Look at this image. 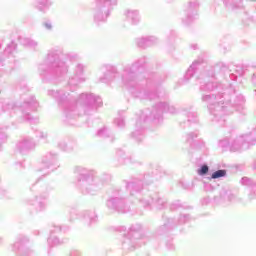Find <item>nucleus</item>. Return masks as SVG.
Wrapping results in <instances>:
<instances>
[{
	"label": "nucleus",
	"instance_id": "1",
	"mask_svg": "<svg viewBox=\"0 0 256 256\" xmlns=\"http://www.w3.org/2000/svg\"><path fill=\"white\" fill-rule=\"evenodd\" d=\"M227 172L225 170H218L212 174V179H219V177H225Z\"/></svg>",
	"mask_w": 256,
	"mask_h": 256
},
{
	"label": "nucleus",
	"instance_id": "2",
	"mask_svg": "<svg viewBox=\"0 0 256 256\" xmlns=\"http://www.w3.org/2000/svg\"><path fill=\"white\" fill-rule=\"evenodd\" d=\"M209 173V166L203 165L200 170H198V175H207Z\"/></svg>",
	"mask_w": 256,
	"mask_h": 256
}]
</instances>
